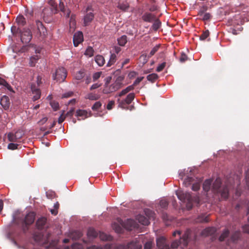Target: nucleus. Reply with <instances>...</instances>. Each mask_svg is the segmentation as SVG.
<instances>
[{"instance_id":"nucleus-1","label":"nucleus","mask_w":249,"mask_h":249,"mask_svg":"<svg viewBox=\"0 0 249 249\" xmlns=\"http://www.w3.org/2000/svg\"><path fill=\"white\" fill-rule=\"evenodd\" d=\"M176 195L181 201L186 202V207L188 210L192 209L193 203L198 204L199 203V198L198 196H192L188 192H184L179 190L176 191Z\"/></svg>"},{"instance_id":"nucleus-2","label":"nucleus","mask_w":249,"mask_h":249,"mask_svg":"<svg viewBox=\"0 0 249 249\" xmlns=\"http://www.w3.org/2000/svg\"><path fill=\"white\" fill-rule=\"evenodd\" d=\"M213 192L215 195H220L221 198L226 199L229 196V188L228 184L221 186V180L220 178H217L213 184Z\"/></svg>"},{"instance_id":"nucleus-3","label":"nucleus","mask_w":249,"mask_h":249,"mask_svg":"<svg viewBox=\"0 0 249 249\" xmlns=\"http://www.w3.org/2000/svg\"><path fill=\"white\" fill-rule=\"evenodd\" d=\"M35 215V213L32 212L26 214L24 220L22 222V230L24 233L28 231L29 226L34 222Z\"/></svg>"},{"instance_id":"nucleus-4","label":"nucleus","mask_w":249,"mask_h":249,"mask_svg":"<svg viewBox=\"0 0 249 249\" xmlns=\"http://www.w3.org/2000/svg\"><path fill=\"white\" fill-rule=\"evenodd\" d=\"M124 79V76L123 75H119L116 77L114 83L110 85L108 88H107V92H113L121 89L123 86V82Z\"/></svg>"},{"instance_id":"nucleus-5","label":"nucleus","mask_w":249,"mask_h":249,"mask_svg":"<svg viewBox=\"0 0 249 249\" xmlns=\"http://www.w3.org/2000/svg\"><path fill=\"white\" fill-rule=\"evenodd\" d=\"M189 239V232L186 231L184 233L182 238H180L179 241L175 240L172 242L171 244V248L173 249H176L179 246V245L182 246V248L187 247L188 244Z\"/></svg>"},{"instance_id":"nucleus-6","label":"nucleus","mask_w":249,"mask_h":249,"mask_svg":"<svg viewBox=\"0 0 249 249\" xmlns=\"http://www.w3.org/2000/svg\"><path fill=\"white\" fill-rule=\"evenodd\" d=\"M50 236L51 233L49 232H48L44 237L41 233L36 232L34 234V238L36 242L45 245L48 244L50 241Z\"/></svg>"},{"instance_id":"nucleus-7","label":"nucleus","mask_w":249,"mask_h":249,"mask_svg":"<svg viewBox=\"0 0 249 249\" xmlns=\"http://www.w3.org/2000/svg\"><path fill=\"white\" fill-rule=\"evenodd\" d=\"M201 181L200 179L196 181L195 178L192 177H188L184 180L183 183L185 185L186 187H188L190 185L192 184V189L194 191H196L200 188V183Z\"/></svg>"},{"instance_id":"nucleus-8","label":"nucleus","mask_w":249,"mask_h":249,"mask_svg":"<svg viewBox=\"0 0 249 249\" xmlns=\"http://www.w3.org/2000/svg\"><path fill=\"white\" fill-rule=\"evenodd\" d=\"M67 71L63 67H60L56 70V72L53 74L54 80H57L59 82H62L67 77Z\"/></svg>"},{"instance_id":"nucleus-9","label":"nucleus","mask_w":249,"mask_h":249,"mask_svg":"<svg viewBox=\"0 0 249 249\" xmlns=\"http://www.w3.org/2000/svg\"><path fill=\"white\" fill-rule=\"evenodd\" d=\"M20 34L21 41L23 43L27 44L29 43L32 38V34L31 30L28 28H23Z\"/></svg>"},{"instance_id":"nucleus-10","label":"nucleus","mask_w":249,"mask_h":249,"mask_svg":"<svg viewBox=\"0 0 249 249\" xmlns=\"http://www.w3.org/2000/svg\"><path fill=\"white\" fill-rule=\"evenodd\" d=\"M54 12V10L51 9L49 7H44L42 12L41 16L43 18L44 21L46 23H50L52 20V16L56 14Z\"/></svg>"},{"instance_id":"nucleus-11","label":"nucleus","mask_w":249,"mask_h":249,"mask_svg":"<svg viewBox=\"0 0 249 249\" xmlns=\"http://www.w3.org/2000/svg\"><path fill=\"white\" fill-rule=\"evenodd\" d=\"M135 93H128L126 97L124 100L118 99L119 107L122 108H125L126 105H129L131 103L132 101L134 100Z\"/></svg>"},{"instance_id":"nucleus-12","label":"nucleus","mask_w":249,"mask_h":249,"mask_svg":"<svg viewBox=\"0 0 249 249\" xmlns=\"http://www.w3.org/2000/svg\"><path fill=\"white\" fill-rule=\"evenodd\" d=\"M157 247L158 249H170L166 238L163 236L157 239Z\"/></svg>"},{"instance_id":"nucleus-13","label":"nucleus","mask_w":249,"mask_h":249,"mask_svg":"<svg viewBox=\"0 0 249 249\" xmlns=\"http://www.w3.org/2000/svg\"><path fill=\"white\" fill-rule=\"evenodd\" d=\"M158 18L156 15L149 12H145L143 13L141 17L142 21L147 23H152L154 20Z\"/></svg>"},{"instance_id":"nucleus-14","label":"nucleus","mask_w":249,"mask_h":249,"mask_svg":"<svg viewBox=\"0 0 249 249\" xmlns=\"http://www.w3.org/2000/svg\"><path fill=\"white\" fill-rule=\"evenodd\" d=\"M47 222V219L45 217H41L37 219L36 222V228L39 231L43 230L47 227L46 226V222Z\"/></svg>"},{"instance_id":"nucleus-15","label":"nucleus","mask_w":249,"mask_h":249,"mask_svg":"<svg viewBox=\"0 0 249 249\" xmlns=\"http://www.w3.org/2000/svg\"><path fill=\"white\" fill-rule=\"evenodd\" d=\"M142 245L141 241L137 240H134L128 243L126 246L125 247V249H142Z\"/></svg>"},{"instance_id":"nucleus-16","label":"nucleus","mask_w":249,"mask_h":249,"mask_svg":"<svg viewBox=\"0 0 249 249\" xmlns=\"http://www.w3.org/2000/svg\"><path fill=\"white\" fill-rule=\"evenodd\" d=\"M83 41V34L81 32H78L73 35V42L74 46L77 47Z\"/></svg>"},{"instance_id":"nucleus-17","label":"nucleus","mask_w":249,"mask_h":249,"mask_svg":"<svg viewBox=\"0 0 249 249\" xmlns=\"http://www.w3.org/2000/svg\"><path fill=\"white\" fill-rule=\"evenodd\" d=\"M31 90L32 94H34L33 96V100L34 101L39 99L41 96V90L36 88L34 84L31 85Z\"/></svg>"},{"instance_id":"nucleus-18","label":"nucleus","mask_w":249,"mask_h":249,"mask_svg":"<svg viewBox=\"0 0 249 249\" xmlns=\"http://www.w3.org/2000/svg\"><path fill=\"white\" fill-rule=\"evenodd\" d=\"M36 23L39 34L40 36H45L46 30L42 23L38 20H36Z\"/></svg>"},{"instance_id":"nucleus-19","label":"nucleus","mask_w":249,"mask_h":249,"mask_svg":"<svg viewBox=\"0 0 249 249\" xmlns=\"http://www.w3.org/2000/svg\"><path fill=\"white\" fill-rule=\"evenodd\" d=\"M216 232L215 228L209 227L204 229L201 232V234L204 236H213Z\"/></svg>"},{"instance_id":"nucleus-20","label":"nucleus","mask_w":249,"mask_h":249,"mask_svg":"<svg viewBox=\"0 0 249 249\" xmlns=\"http://www.w3.org/2000/svg\"><path fill=\"white\" fill-rule=\"evenodd\" d=\"M0 104L1 105L4 109H8L10 106V102L8 96H6L5 95L2 96L1 101H0Z\"/></svg>"},{"instance_id":"nucleus-21","label":"nucleus","mask_w":249,"mask_h":249,"mask_svg":"<svg viewBox=\"0 0 249 249\" xmlns=\"http://www.w3.org/2000/svg\"><path fill=\"white\" fill-rule=\"evenodd\" d=\"M137 219L138 222L142 225H148L150 224V222L149 221L150 219L142 214H139L137 216Z\"/></svg>"},{"instance_id":"nucleus-22","label":"nucleus","mask_w":249,"mask_h":249,"mask_svg":"<svg viewBox=\"0 0 249 249\" xmlns=\"http://www.w3.org/2000/svg\"><path fill=\"white\" fill-rule=\"evenodd\" d=\"M58 8L60 9L61 12H63L64 15H66L67 18L70 17L71 11L69 9H66L65 8L64 2L62 0L60 1Z\"/></svg>"},{"instance_id":"nucleus-23","label":"nucleus","mask_w":249,"mask_h":249,"mask_svg":"<svg viewBox=\"0 0 249 249\" xmlns=\"http://www.w3.org/2000/svg\"><path fill=\"white\" fill-rule=\"evenodd\" d=\"M94 18V15L92 12L87 13L84 18V24L85 26H88L89 22H91Z\"/></svg>"},{"instance_id":"nucleus-24","label":"nucleus","mask_w":249,"mask_h":249,"mask_svg":"<svg viewBox=\"0 0 249 249\" xmlns=\"http://www.w3.org/2000/svg\"><path fill=\"white\" fill-rule=\"evenodd\" d=\"M152 23H153V24L151 25V29H152V30L155 32H157L160 29L161 25V22H160L159 18L154 20Z\"/></svg>"},{"instance_id":"nucleus-25","label":"nucleus","mask_w":249,"mask_h":249,"mask_svg":"<svg viewBox=\"0 0 249 249\" xmlns=\"http://www.w3.org/2000/svg\"><path fill=\"white\" fill-rule=\"evenodd\" d=\"M196 222L199 223H206L209 222L208 215H206L205 214H201L198 215L197 218L196 219Z\"/></svg>"},{"instance_id":"nucleus-26","label":"nucleus","mask_w":249,"mask_h":249,"mask_svg":"<svg viewBox=\"0 0 249 249\" xmlns=\"http://www.w3.org/2000/svg\"><path fill=\"white\" fill-rule=\"evenodd\" d=\"M16 21L19 27L24 26L26 24L25 18L22 15H18V17L16 18Z\"/></svg>"},{"instance_id":"nucleus-27","label":"nucleus","mask_w":249,"mask_h":249,"mask_svg":"<svg viewBox=\"0 0 249 249\" xmlns=\"http://www.w3.org/2000/svg\"><path fill=\"white\" fill-rule=\"evenodd\" d=\"M76 116L77 117H80L82 119H86L89 117L88 116L87 111L86 110H77L76 113Z\"/></svg>"},{"instance_id":"nucleus-28","label":"nucleus","mask_w":249,"mask_h":249,"mask_svg":"<svg viewBox=\"0 0 249 249\" xmlns=\"http://www.w3.org/2000/svg\"><path fill=\"white\" fill-rule=\"evenodd\" d=\"M121 224L123 226H124L125 228H127L129 230H131V228L135 227V222L131 219H127L126 225H125L123 222H121Z\"/></svg>"},{"instance_id":"nucleus-29","label":"nucleus","mask_w":249,"mask_h":249,"mask_svg":"<svg viewBox=\"0 0 249 249\" xmlns=\"http://www.w3.org/2000/svg\"><path fill=\"white\" fill-rule=\"evenodd\" d=\"M98 232L93 228H89L87 231V236L89 238H94L98 236Z\"/></svg>"},{"instance_id":"nucleus-30","label":"nucleus","mask_w":249,"mask_h":249,"mask_svg":"<svg viewBox=\"0 0 249 249\" xmlns=\"http://www.w3.org/2000/svg\"><path fill=\"white\" fill-rule=\"evenodd\" d=\"M95 61L99 67H102L105 64V58L100 55H96Z\"/></svg>"},{"instance_id":"nucleus-31","label":"nucleus","mask_w":249,"mask_h":249,"mask_svg":"<svg viewBox=\"0 0 249 249\" xmlns=\"http://www.w3.org/2000/svg\"><path fill=\"white\" fill-rule=\"evenodd\" d=\"M134 88H133L132 86H128L124 89L121 90L120 92H119L117 95V96L122 97L125 94L128 93L129 92L133 90Z\"/></svg>"},{"instance_id":"nucleus-32","label":"nucleus","mask_w":249,"mask_h":249,"mask_svg":"<svg viewBox=\"0 0 249 249\" xmlns=\"http://www.w3.org/2000/svg\"><path fill=\"white\" fill-rule=\"evenodd\" d=\"M241 235L240 231H235L231 234L230 237V241L234 242L240 238Z\"/></svg>"},{"instance_id":"nucleus-33","label":"nucleus","mask_w":249,"mask_h":249,"mask_svg":"<svg viewBox=\"0 0 249 249\" xmlns=\"http://www.w3.org/2000/svg\"><path fill=\"white\" fill-rule=\"evenodd\" d=\"M111 246L110 244H106L103 246H91L87 248V249H110Z\"/></svg>"},{"instance_id":"nucleus-34","label":"nucleus","mask_w":249,"mask_h":249,"mask_svg":"<svg viewBox=\"0 0 249 249\" xmlns=\"http://www.w3.org/2000/svg\"><path fill=\"white\" fill-rule=\"evenodd\" d=\"M211 184L212 180L211 179H206L204 183H203V189L206 192H208L211 189Z\"/></svg>"},{"instance_id":"nucleus-35","label":"nucleus","mask_w":249,"mask_h":249,"mask_svg":"<svg viewBox=\"0 0 249 249\" xmlns=\"http://www.w3.org/2000/svg\"><path fill=\"white\" fill-rule=\"evenodd\" d=\"M0 86H1L10 91L12 90L11 86H10L8 82H7L5 79L0 77Z\"/></svg>"},{"instance_id":"nucleus-36","label":"nucleus","mask_w":249,"mask_h":249,"mask_svg":"<svg viewBox=\"0 0 249 249\" xmlns=\"http://www.w3.org/2000/svg\"><path fill=\"white\" fill-rule=\"evenodd\" d=\"M100 96L98 94L90 93L86 95V99L90 100H99Z\"/></svg>"},{"instance_id":"nucleus-37","label":"nucleus","mask_w":249,"mask_h":249,"mask_svg":"<svg viewBox=\"0 0 249 249\" xmlns=\"http://www.w3.org/2000/svg\"><path fill=\"white\" fill-rule=\"evenodd\" d=\"M229 235V231L228 229H225L221 233V235L218 238V240L220 242H223L228 237Z\"/></svg>"},{"instance_id":"nucleus-38","label":"nucleus","mask_w":249,"mask_h":249,"mask_svg":"<svg viewBox=\"0 0 249 249\" xmlns=\"http://www.w3.org/2000/svg\"><path fill=\"white\" fill-rule=\"evenodd\" d=\"M116 61V55L115 53H111L110 55L109 61L107 63V67H110L114 64Z\"/></svg>"},{"instance_id":"nucleus-39","label":"nucleus","mask_w":249,"mask_h":249,"mask_svg":"<svg viewBox=\"0 0 249 249\" xmlns=\"http://www.w3.org/2000/svg\"><path fill=\"white\" fill-rule=\"evenodd\" d=\"M118 44L121 46H124L127 42V36L124 35L118 39Z\"/></svg>"},{"instance_id":"nucleus-40","label":"nucleus","mask_w":249,"mask_h":249,"mask_svg":"<svg viewBox=\"0 0 249 249\" xmlns=\"http://www.w3.org/2000/svg\"><path fill=\"white\" fill-rule=\"evenodd\" d=\"M99 238L103 241H109L112 240V237L106 234L104 232H99Z\"/></svg>"},{"instance_id":"nucleus-41","label":"nucleus","mask_w":249,"mask_h":249,"mask_svg":"<svg viewBox=\"0 0 249 249\" xmlns=\"http://www.w3.org/2000/svg\"><path fill=\"white\" fill-rule=\"evenodd\" d=\"M38 59H39L38 56L37 55L32 56L30 58V59H29V66H30L31 67H35V65Z\"/></svg>"},{"instance_id":"nucleus-42","label":"nucleus","mask_w":249,"mask_h":249,"mask_svg":"<svg viewBox=\"0 0 249 249\" xmlns=\"http://www.w3.org/2000/svg\"><path fill=\"white\" fill-rule=\"evenodd\" d=\"M158 78V74L156 73H152L147 76V80L151 82L152 83H154L155 81L157 80Z\"/></svg>"},{"instance_id":"nucleus-43","label":"nucleus","mask_w":249,"mask_h":249,"mask_svg":"<svg viewBox=\"0 0 249 249\" xmlns=\"http://www.w3.org/2000/svg\"><path fill=\"white\" fill-rule=\"evenodd\" d=\"M144 212L147 218H148L149 219H154L155 213L153 211L148 209H146L144 210Z\"/></svg>"},{"instance_id":"nucleus-44","label":"nucleus","mask_w":249,"mask_h":249,"mask_svg":"<svg viewBox=\"0 0 249 249\" xmlns=\"http://www.w3.org/2000/svg\"><path fill=\"white\" fill-rule=\"evenodd\" d=\"M8 139L9 142H18L19 140L12 132H10L8 134Z\"/></svg>"},{"instance_id":"nucleus-45","label":"nucleus","mask_w":249,"mask_h":249,"mask_svg":"<svg viewBox=\"0 0 249 249\" xmlns=\"http://www.w3.org/2000/svg\"><path fill=\"white\" fill-rule=\"evenodd\" d=\"M22 30L20 28V27H17L15 25H13L11 27V32L13 35L16 36L17 34H19Z\"/></svg>"},{"instance_id":"nucleus-46","label":"nucleus","mask_w":249,"mask_h":249,"mask_svg":"<svg viewBox=\"0 0 249 249\" xmlns=\"http://www.w3.org/2000/svg\"><path fill=\"white\" fill-rule=\"evenodd\" d=\"M129 7V5L127 3H118V8L121 9L122 11H126Z\"/></svg>"},{"instance_id":"nucleus-47","label":"nucleus","mask_w":249,"mask_h":249,"mask_svg":"<svg viewBox=\"0 0 249 249\" xmlns=\"http://www.w3.org/2000/svg\"><path fill=\"white\" fill-rule=\"evenodd\" d=\"M160 47V44L157 45L156 46L154 47L153 48H152V50H151L149 56H148V57H150L151 56L154 55V54L156 53H157L158 50H159Z\"/></svg>"},{"instance_id":"nucleus-48","label":"nucleus","mask_w":249,"mask_h":249,"mask_svg":"<svg viewBox=\"0 0 249 249\" xmlns=\"http://www.w3.org/2000/svg\"><path fill=\"white\" fill-rule=\"evenodd\" d=\"M159 204L161 208L162 209H167V206L169 205V203L165 199L160 200Z\"/></svg>"},{"instance_id":"nucleus-49","label":"nucleus","mask_w":249,"mask_h":249,"mask_svg":"<svg viewBox=\"0 0 249 249\" xmlns=\"http://www.w3.org/2000/svg\"><path fill=\"white\" fill-rule=\"evenodd\" d=\"M93 53H94V51L93 50L92 47H89L87 48L85 54L87 56L91 57L93 55Z\"/></svg>"},{"instance_id":"nucleus-50","label":"nucleus","mask_w":249,"mask_h":249,"mask_svg":"<svg viewBox=\"0 0 249 249\" xmlns=\"http://www.w3.org/2000/svg\"><path fill=\"white\" fill-rule=\"evenodd\" d=\"M209 36V32L208 30H206L204 32H203L202 34L199 36V39L201 40H205Z\"/></svg>"},{"instance_id":"nucleus-51","label":"nucleus","mask_w":249,"mask_h":249,"mask_svg":"<svg viewBox=\"0 0 249 249\" xmlns=\"http://www.w3.org/2000/svg\"><path fill=\"white\" fill-rule=\"evenodd\" d=\"M81 236H82V234L79 231H74L72 233V238L75 240L77 239H79Z\"/></svg>"},{"instance_id":"nucleus-52","label":"nucleus","mask_w":249,"mask_h":249,"mask_svg":"<svg viewBox=\"0 0 249 249\" xmlns=\"http://www.w3.org/2000/svg\"><path fill=\"white\" fill-rule=\"evenodd\" d=\"M84 76V72L82 71H79L76 73L75 77L76 80H80Z\"/></svg>"},{"instance_id":"nucleus-53","label":"nucleus","mask_w":249,"mask_h":249,"mask_svg":"<svg viewBox=\"0 0 249 249\" xmlns=\"http://www.w3.org/2000/svg\"><path fill=\"white\" fill-rule=\"evenodd\" d=\"M207 9H208V8L206 6H202L199 10L198 15L199 17H201L203 15L205 14V12L206 11Z\"/></svg>"},{"instance_id":"nucleus-54","label":"nucleus","mask_w":249,"mask_h":249,"mask_svg":"<svg viewBox=\"0 0 249 249\" xmlns=\"http://www.w3.org/2000/svg\"><path fill=\"white\" fill-rule=\"evenodd\" d=\"M102 107V103L100 102H96L92 107V109L93 110H98Z\"/></svg>"},{"instance_id":"nucleus-55","label":"nucleus","mask_w":249,"mask_h":249,"mask_svg":"<svg viewBox=\"0 0 249 249\" xmlns=\"http://www.w3.org/2000/svg\"><path fill=\"white\" fill-rule=\"evenodd\" d=\"M49 4H50L51 7H50L51 9H52L54 10L55 13L57 12V5L55 3L54 1L53 0H51L49 1Z\"/></svg>"},{"instance_id":"nucleus-56","label":"nucleus","mask_w":249,"mask_h":249,"mask_svg":"<svg viewBox=\"0 0 249 249\" xmlns=\"http://www.w3.org/2000/svg\"><path fill=\"white\" fill-rule=\"evenodd\" d=\"M19 145L17 143H11L8 144V148L11 150H14L17 149H18V146H19Z\"/></svg>"},{"instance_id":"nucleus-57","label":"nucleus","mask_w":249,"mask_h":249,"mask_svg":"<svg viewBox=\"0 0 249 249\" xmlns=\"http://www.w3.org/2000/svg\"><path fill=\"white\" fill-rule=\"evenodd\" d=\"M143 78L144 77H138L137 78V79L135 80L133 84H132V85H131L130 86H133V88H134L135 87H136L137 85H138L139 83H141V82L143 79Z\"/></svg>"},{"instance_id":"nucleus-58","label":"nucleus","mask_w":249,"mask_h":249,"mask_svg":"<svg viewBox=\"0 0 249 249\" xmlns=\"http://www.w3.org/2000/svg\"><path fill=\"white\" fill-rule=\"evenodd\" d=\"M166 62H164L162 63H160L159 66L158 67H157V69H156V71L158 72H160L161 71H162V70H163L164 68L165 67H166Z\"/></svg>"},{"instance_id":"nucleus-59","label":"nucleus","mask_w":249,"mask_h":249,"mask_svg":"<svg viewBox=\"0 0 249 249\" xmlns=\"http://www.w3.org/2000/svg\"><path fill=\"white\" fill-rule=\"evenodd\" d=\"M50 105L54 110H57L58 109L59 104L57 102L52 101L50 102Z\"/></svg>"},{"instance_id":"nucleus-60","label":"nucleus","mask_w":249,"mask_h":249,"mask_svg":"<svg viewBox=\"0 0 249 249\" xmlns=\"http://www.w3.org/2000/svg\"><path fill=\"white\" fill-rule=\"evenodd\" d=\"M112 228L113 229L115 230L116 232H117L118 233H120L121 232L122 228L119 225H118L116 223H114L112 225Z\"/></svg>"},{"instance_id":"nucleus-61","label":"nucleus","mask_w":249,"mask_h":249,"mask_svg":"<svg viewBox=\"0 0 249 249\" xmlns=\"http://www.w3.org/2000/svg\"><path fill=\"white\" fill-rule=\"evenodd\" d=\"M152 247H153V244L152 241H148L144 244L143 249H151Z\"/></svg>"},{"instance_id":"nucleus-62","label":"nucleus","mask_w":249,"mask_h":249,"mask_svg":"<svg viewBox=\"0 0 249 249\" xmlns=\"http://www.w3.org/2000/svg\"><path fill=\"white\" fill-rule=\"evenodd\" d=\"M187 60V56L185 53H182L179 58V61L181 63L185 62Z\"/></svg>"},{"instance_id":"nucleus-63","label":"nucleus","mask_w":249,"mask_h":249,"mask_svg":"<svg viewBox=\"0 0 249 249\" xmlns=\"http://www.w3.org/2000/svg\"><path fill=\"white\" fill-rule=\"evenodd\" d=\"M101 74H102V72H96L95 73H94L93 74V76H92L93 81H95L97 79H98Z\"/></svg>"},{"instance_id":"nucleus-64","label":"nucleus","mask_w":249,"mask_h":249,"mask_svg":"<svg viewBox=\"0 0 249 249\" xmlns=\"http://www.w3.org/2000/svg\"><path fill=\"white\" fill-rule=\"evenodd\" d=\"M242 229L244 232L249 234V224L243 226Z\"/></svg>"}]
</instances>
